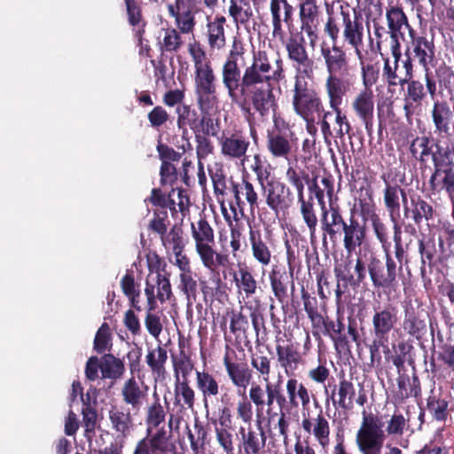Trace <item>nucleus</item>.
Returning a JSON list of instances; mask_svg holds the SVG:
<instances>
[{"mask_svg": "<svg viewBox=\"0 0 454 454\" xmlns=\"http://www.w3.org/2000/svg\"><path fill=\"white\" fill-rule=\"evenodd\" d=\"M247 43L242 36L234 35L221 66L220 75L223 90L245 116L250 134L256 141L254 114H257L264 121L270 113L277 111L278 102L272 82L282 81L285 70L279 57L276 60V69H273L265 51L254 52L250 65L247 66Z\"/></svg>", "mask_w": 454, "mask_h": 454, "instance_id": "obj_1", "label": "nucleus"}, {"mask_svg": "<svg viewBox=\"0 0 454 454\" xmlns=\"http://www.w3.org/2000/svg\"><path fill=\"white\" fill-rule=\"evenodd\" d=\"M383 260L374 252L369 250L363 254L359 253L355 260L352 272L351 260L334 266L333 272L337 280L335 303L340 307L342 296L348 292V287L356 290L365 283L368 273L372 286L383 293L395 291L398 286V276L402 274L401 267H397L391 252H383Z\"/></svg>", "mask_w": 454, "mask_h": 454, "instance_id": "obj_2", "label": "nucleus"}, {"mask_svg": "<svg viewBox=\"0 0 454 454\" xmlns=\"http://www.w3.org/2000/svg\"><path fill=\"white\" fill-rule=\"evenodd\" d=\"M325 35L330 39L332 44L323 42L320 44V55L328 73L325 80V90H350L352 82L345 78L348 75L350 67L346 51L337 42L338 28L328 25Z\"/></svg>", "mask_w": 454, "mask_h": 454, "instance_id": "obj_3", "label": "nucleus"}, {"mask_svg": "<svg viewBox=\"0 0 454 454\" xmlns=\"http://www.w3.org/2000/svg\"><path fill=\"white\" fill-rule=\"evenodd\" d=\"M399 322L398 309L391 304L385 303L373 306L372 314V338H364V345L370 353L372 363L381 360L380 349L385 355L390 354L389 337L390 333L395 330Z\"/></svg>", "mask_w": 454, "mask_h": 454, "instance_id": "obj_4", "label": "nucleus"}, {"mask_svg": "<svg viewBox=\"0 0 454 454\" xmlns=\"http://www.w3.org/2000/svg\"><path fill=\"white\" fill-rule=\"evenodd\" d=\"M333 28L337 27V41L340 38V28L342 27V38L344 43L354 49L357 59H361V47L364 43V23L361 13L340 7L339 13H328L326 21L324 25V33L327 31V26Z\"/></svg>", "mask_w": 454, "mask_h": 454, "instance_id": "obj_5", "label": "nucleus"}, {"mask_svg": "<svg viewBox=\"0 0 454 454\" xmlns=\"http://www.w3.org/2000/svg\"><path fill=\"white\" fill-rule=\"evenodd\" d=\"M409 40L404 45L405 62L409 69L417 64L422 69L434 68L437 64L434 35L426 31H410Z\"/></svg>", "mask_w": 454, "mask_h": 454, "instance_id": "obj_6", "label": "nucleus"}, {"mask_svg": "<svg viewBox=\"0 0 454 454\" xmlns=\"http://www.w3.org/2000/svg\"><path fill=\"white\" fill-rule=\"evenodd\" d=\"M292 103L294 112L306 121L308 128H314L316 114L320 116L323 112V103L317 90L302 77H294Z\"/></svg>", "mask_w": 454, "mask_h": 454, "instance_id": "obj_7", "label": "nucleus"}, {"mask_svg": "<svg viewBox=\"0 0 454 454\" xmlns=\"http://www.w3.org/2000/svg\"><path fill=\"white\" fill-rule=\"evenodd\" d=\"M150 273L145 281V294L153 307V294L157 289V298L160 303L169 301L173 296L169 274L167 273V262L156 252H150L146 256Z\"/></svg>", "mask_w": 454, "mask_h": 454, "instance_id": "obj_8", "label": "nucleus"}, {"mask_svg": "<svg viewBox=\"0 0 454 454\" xmlns=\"http://www.w3.org/2000/svg\"><path fill=\"white\" fill-rule=\"evenodd\" d=\"M386 435L380 418L363 412L361 427L356 433V444L362 454H380Z\"/></svg>", "mask_w": 454, "mask_h": 454, "instance_id": "obj_9", "label": "nucleus"}, {"mask_svg": "<svg viewBox=\"0 0 454 454\" xmlns=\"http://www.w3.org/2000/svg\"><path fill=\"white\" fill-rule=\"evenodd\" d=\"M390 51L393 60L391 61L389 58L383 59V79L388 87L403 86L411 76H414V68L412 67L411 71L403 65L405 57L402 58L401 43L390 44Z\"/></svg>", "mask_w": 454, "mask_h": 454, "instance_id": "obj_10", "label": "nucleus"}, {"mask_svg": "<svg viewBox=\"0 0 454 454\" xmlns=\"http://www.w3.org/2000/svg\"><path fill=\"white\" fill-rule=\"evenodd\" d=\"M216 76L213 66L194 71V92L201 110L211 108L217 103Z\"/></svg>", "mask_w": 454, "mask_h": 454, "instance_id": "obj_11", "label": "nucleus"}, {"mask_svg": "<svg viewBox=\"0 0 454 454\" xmlns=\"http://www.w3.org/2000/svg\"><path fill=\"white\" fill-rule=\"evenodd\" d=\"M300 32L304 33L314 49L319 39L321 9L317 0H301L298 4Z\"/></svg>", "mask_w": 454, "mask_h": 454, "instance_id": "obj_12", "label": "nucleus"}, {"mask_svg": "<svg viewBox=\"0 0 454 454\" xmlns=\"http://www.w3.org/2000/svg\"><path fill=\"white\" fill-rule=\"evenodd\" d=\"M250 137L242 129L223 130L218 137L221 153L227 159L244 161L251 145Z\"/></svg>", "mask_w": 454, "mask_h": 454, "instance_id": "obj_13", "label": "nucleus"}, {"mask_svg": "<svg viewBox=\"0 0 454 454\" xmlns=\"http://www.w3.org/2000/svg\"><path fill=\"white\" fill-rule=\"evenodd\" d=\"M356 391L352 379H347L344 375L340 377L339 383L334 384L331 390V399L336 409H340L345 412L350 411L354 408L355 402L364 406L367 403V396L362 389Z\"/></svg>", "mask_w": 454, "mask_h": 454, "instance_id": "obj_14", "label": "nucleus"}, {"mask_svg": "<svg viewBox=\"0 0 454 454\" xmlns=\"http://www.w3.org/2000/svg\"><path fill=\"white\" fill-rule=\"evenodd\" d=\"M248 241L253 258L262 267L270 265L275 250V242L270 233L262 232L259 225L249 224Z\"/></svg>", "mask_w": 454, "mask_h": 454, "instance_id": "obj_15", "label": "nucleus"}, {"mask_svg": "<svg viewBox=\"0 0 454 454\" xmlns=\"http://www.w3.org/2000/svg\"><path fill=\"white\" fill-rule=\"evenodd\" d=\"M269 9L271 17L272 37L284 42L286 33L283 24L289 30L294 28V8L288 0H270Z\"/></svg>", "mask_w": 454, "mask_h": 454, "instance_id": "obj_16", "label": "nucleus"}, {"mask_svg": "<svg viewBox=\"0 0 454 454\" xmlns=\"http://www.w3.org/2000/svg\"><path fill=\"white\" fill-rule=\"evenodd\" d=\"M262 194L266 205L278 215L285 213L294 204V196L290 187L280 180L272 181L271 184L262 189Z\"/></svg>", "mask_w": 454, "mask_h": 454, "instance_id": "obj_17", "label": "nucleus"}, {"mask_svg": "<svg viewBox=\"0 0 454 454\" xmlns=\"http://www.w3.org/2000/svg\"><path fill=\"white\" fill-rule=\"evenodd\" d=\"M294 137L289 128L268 130L266 149L273 159L288 160L293 152Z\"/></svg>", "mask_w": 454, "mask_h": 454, "instance_id": "obj_18", "label": "nucleus"}, {"mask_svg": "<svg viewBox=\"0 0 454 454\" xmlns=\"http://www.w3.org/2000/svg\"><path fill=\"white\" fill-rule=\"evenodd\" d=\"M386 20L387 26V34L390 37V44L400 43L399 37L403 36V28L410 31L415 30L410 24L409 19L404 12L402 4L388 2L386 8Z\"/></svg>", "mask_w": 454, "mask_h": 454, "instance_id": "obj_19", "label": "nucleus"}, {"mask_svg": "<svg viewBox=\"0 0 454 454\" xmlns=\"http://www.w3.org/2000/svg\"><path fill=\"white\" fill-rule=\"evenodd\" d=\"M428 314L411 304L405 306L401 329L409 337L421 340L427 333Z\"/></svg>", "mask_w": 454, "mask_h": 454, "instance_id": "obj_20", "label": "nucleus"}, {"mask_svg": "<svg viewBox=\"0 0 454 454\" xmlns=\"http://www.w3.org/2000/svg\"><path fill=\"white\" fill-rule=\"evenodd\" d=\"M167 10L176 29L183 34L193 33L196 26L194 2H173L167 4Z\"/></svg>", "mask_w": 454, "mask_h": 454, "instance_id": "obj_21", "label": "nucleus"}, {"mask_svg": "<svg viewBox=\"0 0 454 454\" xmlns=\"http://www.w3.org/2000/svg\"><path fill=\"white\" fill-rule=\"evenodd\" d=\"M312 333L315 337H320V334L328 336L336 346L345 347L349 343L348 337L345 332L344 315L337 311L336 321L329 319L327 316L323 317V323L315 325L312 328Z\"/></svg>", "mask_w": 454, "mask_h": 454, "instance_id": "obj_22", "label": "nucleus"}, {"mask_svg": "<svg viewBox=\"0 0 454 454\" xmlns=\"http://www.w3.org/2000/svg\"><path fill=\"white\" fill-rule=\"evenodd\" d=\"M340 215H342V211L339 206L329 205V207L321 209L319 223L322 233V245L325 248L328 247V242L334 244L339 238Z\"/></svg>", "mask_w": 454, "mask_h": 454, "instance_id": "obj_23", "label": "nucleus"}, {"mask_svg": "<svg viewBox=\"0 0 454 454\" xmlns=\"http://www.w3.org/2000/svg\"><path fill=\"white\" fill-rule=\"evenodd\" d=\"M385 183L383 190V202L390 220H396L400 217L401 207L403 209L408 204L409 197L404 188L389 181L382 176Z\"/></svg>", "mask_w": 454, "mask_h": 454, "instance_id": "obj_24", "label": "nucleus"}, {"mask_svg": "<svg viewBox=\"0 0 454 454\" xmlns=\"http://www.w3.org/2000/svg\"><path fill=\"white\" fill-rule=\"evenodd\" d=\"M149 387L144 382L143 377L131 375L124 381L121 395L125 404L129 405L133 410H140L148 396Z\"/></svg>", "mask_w": 454, "mask_h": 454, "instance_id": "obj_25", "label": "nucleus"}, {"mask_svg": "<svg viewBox=\"0 0 454 454\" xmlns=\"http://www.w3.org/2000/svg\"><path fill=\"white\" fill-rule=\"evenodd\" d=\"M351 108L364 123L369 136L373 131L374 94L372 90H361L353 99Z\"/></svg>", "mask_w": 454, "mask_h": 454, "instance_id": "obj_26", "label": "nucleus"}, {"mask_svg": "<svg viewBox=\"0 0 454 454\" xmlns=\"http://www.w3.org/2000/svg\"><path fill=\"white\" fill-rule=\"evenodd\" d=\"M404 84L406 90L403 93V111L405 116L411 118L421 109L423 101L427 98V90L422 82L414 79V76H411Z\"/></svg>", "mask_w": 454, "mask_h": 454, "instance_id": "obj_27", "label": "nucleus"}, {"mask_svg": "<svg viewBox=\"0 0 454 454\" xmlns=\"http://www.w3.org/2000/svg\"><path fill=\"white\" fill-rule=\"evenodd\" d=\"M410 203L403 208V216L411 219L419 227L423 221L429 222L434 219L435 210L432 204L419 194L409 196Z\"/></svg>", "mask_w": 454, "mask_h": 454, "instance_id": "obj_28", "label": "nucleus"}, {"mask_svg": "<svg viewBox=\"0 0 454 454\" xmlns=\"http://www.w3.org/2000/svg\"><path fill=\"white\" fill-rule=\"evenodd\" d=\"M269 279L278 301L281 304L287 302L289 286L292 294L295 288L294 274L287 272L284 267L274 266L269 273Z\"/></svg>", "mask_w": 454, "mask_h": 454, "instance_id": "obj_29", "label": "nucleus"}, {"mask_svg": "<svg viewBox=\"0 0 454 454\" xmlns=\"http://www.w3.org/2000/svg\"><path fill=\"white\" fill-rule=\"evenodd\" d=\"M152 454H177V447L171 431L164 427L158 428L153 434L140 439Z\"/></svg>", "mask_w": 454, "mask_h": 454, "instance_id": "obj_30", "label": "nucleus"}, {"mask_svg": "<svg viewBox=\"0 0 454 454\" xmlns=\"http://www.w3.org/2000/svg\"><path fill=\"white\" fill-rule=\"evenodd\" d=\"M396 382L397 390L393 394V402L395 404L403 403L409 397L421 398V384L415 369L411 377L406 373L399 374Z\"/></svg>", "mask_w": 454, "mask_h": 454, "instance_id": "obj_31", "label": "nucleus"}, {"mask_svg": "<svg viewBox=\"0 0 454 454\" xmlns=\"http://www.w3.org/2000/svg\"><path fill=\"white\" fill-rule=\"evenodd\" d=\"M349 90H337L326 92L329 106L335 114L334 122L336 125L335 137L342 139L345 135H349L352 130L351 124L344 112H342L340 106L343 102V98Z\"/></svg>", "mask_w": 454, "mask_h": 454, "instance_id": "obj_32", "label": "nucleus"}, {"mask_svg": "<svg viewBox=\"0 0 454 454\" xmlns=\"http://www.w3.org/2000/svg\"><path fill=\"white\" fill-rule=\"evenodd\" d=\"M239 434H240L239 444L240 452L242 450L244 454H262L264 452L267 436L261 426H259L258 432L253 429L251 426L247 429L240 427Z\"/></svg>", "mask_w": 454, "mask_h": 454, "instance_id": "obj_33", "label": "nucleus"}, {"mask_svg": "<svg viewBox=\"0 0 454 454\" xmlns=\"http://www.w3.org/2000/svg\"><path fill=\"white\" fill-rule=\"evenodd\" d=\"M111 428L117 434L120 441L125 442L134 431L135 424L129 410L121 406H112L108 411Z\"/></svg>", "mask_w": 454, "mask_h": 454, "instance_id": "obj_34", "label": "nucleus"}, {"mask_svg": "<svg viewBox=\"0 0 454 454\" xmlns=\"http://www.w3.org/2000/svg\"><path fill=\"white\" fill-rule=\"evenodd\" d=\"M192 237L195 242V249L200 255L204 252L211 251V247L215 246V231L205 216L191 224Z\"/></svg>", "mask_w": 454, "mask_h": 454, "instance_id": "obj_35", "label": "nucleus"}, {"mask_svg": "<svg viewBox=\"0 0 454 454\" xmlns=\"http://www.w3.org/2000/svg\"><path fill=\"white\" fill-rule=\"evenodd\" d=\"M195 385L201 395L206 410L208 409L209 403H212L214 399H217L220 390H223V386H220L217 379L211 372L205 370H196Z\"/></svg>", "mask_w": 454, "mask_h": 454, "instance_id": "obj_36", "label": "nucleus"}, {"mask_svg": "<svg viewBox=\"0 0 454 454\" xmlns=\"http://www.w3.org/2000/svg\"><path fill=\"white\" fill-rule=\"evenodd\" d=\"M176 126L182 131V136L188 134V129L193 133L200 131L202 114L189 104L176 107Z\"/></svg>", "mask_w": 454, "mask_h": 454, "instance_id": "obj_37", "label": "nucleus"}, {"mask_svg": "<svg viewBox=\"0 0 454 454\" xmlns=\"http://www.w3.org/2000/svg\"><path fill=\"white\" fill-rule=\"evenodd\" d=\"M215 439L219 446L226 454L234 452V434L232 428V414L223 411L222 416H218V426L215 427Z\"/></svg>", "mask_w": 454, "mask_h": 454, "instance_id": "obj_38", "label": "nucleus"}, {"mask_svg": "<svg viewBox=\"0 0 454 454\" xmlns=\"http://www.w3.org/2000/svg\"><path fill=\"white\" fill-rule=\"evenodd\" d=\"M223 362L232 385L245 390L250 384L253 377L252 371L248 368L247 364L233 362L228 352L225 353Z\"/></svg>", "mask_w": 454, "mask_h": 454, "instance_id": "obj_39", "label": "nucleus"}, {"mask_svg": "<svg viewBox=\"0 0 454 454\" xmlns=\"http://www.w3.org/2000/svg\"><path fill=\"white\" fill-rule=\"evenodd\" d=\"M278 362L287 376H294V372L302 364V356L293 344L276 345Z\"/></svg>", "mask_w": 454, "mask_h": 454, "instance_id": "obj_40", "label": "nucleus"}, {"mask_svg": "<svg viewBox=\"0 0 454 454\" xmlns=\"http://www.w3.org/2000/svg\"><path fill=\"white\" fill-rule=\"evenodd\" d=\"M428 190L434 195L445 192L454 199V169H433L428 180Z\"/></svg>", "mask_w": 454, "mask_h": 454, "instance_id": "obj_41", "label": "nucleus"}, {"mask_svg": "<svg viewBox=\"0 0 454 454\" xmlns=\"http://www.w3.org/2000/svg\"><path fill=\"white\" fill-rule=\"evenodd\" d=\"M232 192L240 210H243L246 202L248 204L252 215L259 208V195L253 184L247 179L243 178L240 184L233 183Z\"/></svg>", "mask_w": 454, "mask_h": 454, "instance_id": "obj_42", "label": "nucleus"}, {"mask_svg": "<svg viewBox=\"0 0 454 454\" xmlns=\"http://www.w3.org/2000/svg\"><path fill=\"white\" fill-rule=\"evenodd\" d=\"M453 114L454 109H450V106L447 101L436 100L434 102L431 116L435 133L440 135L450 134V123L453 119Z\"/></svg>", "mask_w": 454, "mask_h": 454, "instance_id": "obj_43", "label": "nucleus"}, {"mask_svg": "<svg viewBox=\"0 0 454 454\" xmlns=\"http://www.w3.org/2000/svg\"><path fill=\"white\" fill-rule=\"evenodd\" d=\"M129 25L132 27L134 36L142 45L145 33L146 20L143 16L141 4L137 0H124Z\"/></svg>", "mask_w": 454, "mask_h": 454, "instance_id": "obj_44", "label": "nucleus"}, {"mask_svg": "<svg viewBox=\"0 0 454 454\" xmlns=\"http://www.w3.org/2000/svg\"><path fill=\"white\" fill-rule=\"evenodd\" d=\"M196 402V393L189 380H181L176 377L174 385V405L179 411H193Z\"/></svg>", "mask_w": 454, "mask_h": 454, "instance_id": "obj_45", "label": "nucleus"}, {"mask_svg": "<svg viewBox=\"0 0 454 454\" xmlns=\"http://www.w3.org/2000/svg\"><path fill=\"white\" fill-rule=\"evenodd\" d=\"M168 361V351L160 342L156 348H148L145 356V363L156 380H163L167 374L166 364Z\"/></svg>", "mask_w": 454, "mask_h": 454, "instance_id": "obj_46", "label": "nucleus"}, {"mask_svg": "<svg viewBox=\"0 0 454 454\" xmlns=\"http://www.w3.org/2000/svg\"><path fill=\"white\" fill-rule=\"evenodd\" d=\"M183 33L176 27L161 29V35L157 38V46L161 55L177 53L184 46Z\"/></svg>", "mask_w": 454, "mask_h": 454, "instance_id": "obj_47", "label": "nucleus"}, {"mask_svg": "<svg viewBox=\"0 0 454 454\" xmlns=\"http://www.w3.org/2000/svg\"><path fill=\"white\" fill-rule=\"evenodd\" d=\"M226 18L217 14L207 24V43L212 50H221L226 44L225 28Z\"/></svg>", "mask_w": 454, "mask_h": 454, "instance_id": "obj_48", "label": "nucleus"}, {"mask_svg": "<svg viewBox=\"0 0 454 454\" xmlns=\"http://www.w3.org/2000/svg\"><path fill=\"white\" fill-rule=\"evenodd\" d=\"M318 176L313 175L309 177V181H307L308 190L309 192L310 196L316 198L318 205L321 209L325 207V192L326 196L331 200L333 196L334 192V185H333V178L332 176H325L321 178V184L323 187H321L317 182Z\"/></svg>", "mask_w": 454, "mask_h": 454, "instance_id": "obj_49", "label": "nucleus"}, {"mask_svg": "<svg viewBox=\"0 0 454 454\" xmlns=\"http://www.w3.org/2000/svg\"><path fill=\"white\" fill-rule=\"evenodd\" d=\"M233 281L238 294H242L244 298H250L256 293L258 283L246 264L239 265L238 271L233 274Z\"/></svg>", "mask_w": 454, "mask_h": 454, "instance_id": "obj_50", "label": "nucleus"}, {"mask_svg": "<svg viewBox=\"0 0 454 454\" xmlns=\"http://www.w3.org/2000/svg\"><path fill=\"white\" fill-rule=\"evenodd\" d=\"M286 389L291 407L297 408L300 404L303 408L309 406L310 403L309 391L303 383L299 382L294 376L286 380Z\"/></svg>", "mask_w": 454, "mask_h": 454, "instance_id": "obj_51", "label": "nucleus"}, {"mask_svg": "<svg viewBox=\"0 0 454 454\" xmlns=\"http://www.w3.org/2000/svg\"><path fill=\"white\" fill-rule=\"evenodd\" d=\"M298 203L300 204L301 215L309 230L310 243L313 245L317 241V227L318 224L313 198L311 196L308 200L305 197L300 198Z\"/></svg>", "mask_w": 454, "mask_h": 454, "instance_id": "obj_52", "label": "nucleus"}, {"mask_svg": "<svg viewBox=\"0 0 454 454\" xmlns=\"http://www.w3.org/2000/svg\"><path fill=\"white\" fill-rule=\"evenodd\" d=\"M367 229L364 223L357 221L347 233L343 235L342 243L345 251L351 254L365 242Z\"/></svg>", "mask_w": 454, "mask_h": 454, "instance_id": "obj_53", "label": "nucleus"}, {"mask_svg": "<svg viewBox=\"0 0 454 454\" xmlns=\"http://www.w3.org/2000/svg\"><path fill=\"white\" fill-rule=\"evenodd\" d=\"M284 47L290 62H294L295 59H303L310 53L308 51L305 37L301 33L290 34L287 39H284Z\"/></svg>", "mask_w": 454, "mask_h": 454, "instance_id": "obj_54", "label": "nucleus"}, {"mask_svg": "<svg viewBox=\"0 0 454 454\" xmlns=\"http://www.w3.org/2000/svg\"><path fill=\"white\" fill-rule=\"evenodd\" d=\"M100 362L103 379L116 380L123 376L125 364L121 359L115 357L111 353H107L100 357Z\"/></svg>", "mask_w": 454, "mask_h": 454, "instance_id": "obj_55", "label": "nucleus"}, {"mask_svg": "<svg viewBox=\"0 0 454 454\" xmlns=\"http://www.w3.org/2000/svg\"><path fill=\"white\" fill-rule=\"evenodd\" d=\"M250 351V364L255 373L262 377L266 382L270 381V375L271 373V360L270 355L266 354L265 351L261 348H256L255 351Z\"/></svg>", "mask_w": 454, "mask_h": 454, "instance_id": "obj_56", "label": "nucleus"}, {"mask_svg": "<svg viewBox=\"0 0 454 454\" xmlns=\"http://www.w3.org/2000/svg\"><path fill=\"white\" fill-rule=\"evenodd\" d=\"M153 397V402L147 407L145 411L146 434H150L153 429L160 428V424L165 421L167 415L156 393Z\"/></svg>", "mask_w": 454, "mask_h": 454, "instance_id": "obj_57", "label": "nucleus"}, {"mask_svg": "<svg viewBox=\"0 0 454 454\" xmlns=\"http://www.w3.org/2000/svg\"><path fill=\"white\" fill-rule=\"evenodd\" d=\"M419 253L420 254V272L424 275L427 266L432 268L435 264L437 250L434 239L425 236L419 239Z\"/></svg>", "mask_w": 454, "mask_h": 454, "instance_id": "obj_58", "label": "nucleus"}, {"mask_svg": "<svg viewBox=\"0 0 454 454\" xmlns=\"http://www.w3.org/2000/svg\"><path fill=\"white\" fill-rule=\"evenodd\" d=\"M228 12L237 26L246 25L253 17L248 0H230Z\"/></svg>", "mask_w": 454, "mask_h": 454, "instance_id": "obj_59", "label": "nucleus"}, {"mask_svg": "<svg viewBox=\"0 0 454 454\" xmlns=\"http://www.w3.org/2000/svg\"><path fill=\"white\" fill-rule=\"evenodd\" d=\"M309 177L310 176L306 170L297 166H288L286 171V181L296 190L297 199L305 197V184L307 185Z\"/></svg>", "mask_w": 454, "mask_h": 454, "instance_id": "obj_60", "label": "nucleus"}, {"mask_svg": "<svg viewBox=\"0 0 454 454\" xmlns=\"http://www.w3.org/2000/svg\"><path fill=\"white\" fill-rule=\"evenodd\" d=\"M159 236L165 248L171 249L172 252L184 250V231L180 225L174 224L168 231H167L163 235L160 234Z\"/></svg>", "mask_w": 454, "mask_h": 454, "instance_id": "obj_61", "label": "nucleus"}, {"mask_svg": "<svg viewBox=\"0 0 454 454\" xmlns=\"http://www.w3.org/2000/svg\"><path fill=\"white\" fill-rule=\"evenodd\" d=\"M252 170L256 176V180L261 187V190L271 184L272 181L278 180L275 178L272 173V168L270 164L262 160L259 154H255L254 156Z\"/></svg>", "mask_w": 454, "mask_h": 454, "instance_id": "obj_62", "label": "nucleus"}, {"mask_svg": "<svg viewBox=\"0 0 454 454\" xmlns=\"http://www.w3.org/2000/svg\"><path fill=\"white\" fill-rule=\"evenodd\" d=\"M430 138L427 136L416 137L410 145V152L411 155L419 160L420 165L427 168V157L432 156L433 145H430Z\"/></svg>", "mask_w": 454, "mask_h": 454, "instance_id": "obj_63", "label": "nucleus"}, {"mask_svg": "<svg viewBox=\"0 0 454 454\" xmlns=\"http://www.w3.org/2000/svg\"><path fill=\"white\" fill-rule=\"evenodd\" d=\"M432 161L434 169H454V152L449 145L443 147L436 143L434 151L432 153Z\"/></svg>", "mask_w": 454, "mask_h": 454, "instance_id": "obj_64", "label": "nucleus"}]
</instances>
